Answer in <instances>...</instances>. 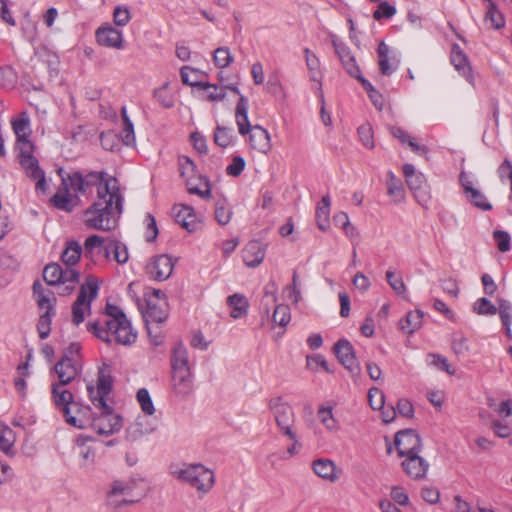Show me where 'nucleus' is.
Wrapping results in <instances>:
<instances>
[{"mask_svg": "<svg viewBox=\"0 0 512 512\" xmlns=\"http://www.w3.org/2000/svg\"><path fill=\"white\" fill-rule=\"evenodd\" d=\"M358 136L366 148L373 149L375 147L373 130L369 123H365L358 128Z\"/></svg>", "mask_w": 512, "mask_h": 512, "instance_id": "obj_54", "label": "nucleus"}, {"mask_svg": "<svg viewBox=\"0 0 512 512\" xmlns=\"http://www.w3.org/2000/svg\"><path fill=\"white\" fill-rule=\"evenodd\" d=\"M54 371L58 377V384L68 385L82 372V364L77 357L62 356L55 364Z\"/></svg>", "mask_w": 512, "mask_h": 512, "instance_id": "obj_12", "label": "nucleus"}, {"mask_svg": "<svg viewBox=\"0 0 512 512\" xmlns=\"http://www.w3.org/2000/svg\"><path fill=\"white\" fill-rule=\"evenodd\" d=\"M368 401L372 409L381 410L384 408V393L377 387L370 388L368 392Z\"/></svg>", "mask_w": 512, "mask_h": 512, "instance_id": "obj_55", "label": "nucleus"}, {"mask_svg": "<svg viewBox=\"0 0 512 512\" xmlns=\"http://www.w3.org/2000/svg\"><path fill=\"white\" fill-rule=\"evenodd\" d=\"M96 38L102 46L115 49L123 48V33L111 25L98 28Z\"/></svg>", "mask_w": 512, "mask_h": 512, "instance_id": "obj_21", "label": "nucleus"}, {"mask_svg": "<svg viewBox=\"0 0 512 512\" xmlns=\"http://www.w3.org/2000/svg\"><path fill=\"white\" fill-rule=\"evenodd\" d=\"M332 45L338 55L344 69L351 76H359L360 68L356 63L355 57L351 54L349 48L340 41L335 35L331 36Z\"/></svg>", "mask_w": 512, "mask_h": 512, "instance_id": "obj_19", "label": "nucleus"}, {"mask_svg": "<svg viewBox=\"0 0 512 512\" xmlns=\"http://www.w3.org/2000/svg\"><path fill=\"white\" fill-rule=\"evenodd\" d=\"M137 486V481L134 479L129 480H115L112 482L110 490L107 493V497L109 501H112L113 498L122 497L120 502H116L115 505L118 506L120 503L122 504H132L138 502L142 498V494H134V491Z\"/></svg>", "mask_w": 512, "mask_h": 512, "instance_id": "obj_11", "label": "nucleus"}, {"mask_svg": "<svg viewBox=\"0 0 512 512\" xmlns=\"http://www.w3.org/2000/svg\"><path fill=\"white\" fill-rule=\"evenodd\" d=\"M396 14V8L390 5L388 2H381L378 8L374 11L373 17L375 20H381L382 18L389 19Z\"/></svg>", "mask_w": 512, "mask_h": 512, "instance_id": "obj_61", "label": "nucleus"}, {"mask_svg": "<svg viewBox=\"0 0 512 512\" xmlns=\"http://www.w3.org/2000/svg\"><path fill=\"white\" fill-rule=\"evenodd\" d=\"M304 55L311 81L320 82L321 71L318 57L309 48L304 49Z\"/></svg>", "mask_w": 512, "mask_h": 512, "instance_id": "obj_42", "label": "nucleus"}, {"mask_svg": "<svg viewBox=\"0 0 512 512\" xmlns=\"http://www.w3.org/2000/svg\"><path fill=\"white\" fill-rule=\"evenodd\" d=\"M334 352L340 363L348 369L352 374H358L360 371L359 364L356 360L354 348L346 339L339 340L334 345Z\"/></svg>", "mask_w": 512, "mask_h": 512, "instance_id": "obj_17", "label": "nucleus"}, {"mask_svg": "<svg viewBox=\"0 0 512 512\" xmlns=\"http://www.w3.org/2000/svg\"><path fill=\"white\" fill-rule=\"evenodd\" d=\"M233 212L232 208L229 205L228 201L225 198L219 199L215 203V219L216 221L222 225H227L231 218Z\"/></svg>", "mask_w": 512, "mask_h": 512, "instance_id": "obj_41", "label": "nucleus"}, {"mask_svg": "<svg viewBox=\"0 0 512 512\" xmlns=\"http://www.w3.org/2000/svg\"><path fill=\"white\" fill-rule=\"evenodd\" d=\"M11 125L16 135V149L18 150L19 161L33 157L34 147L29 139L31 128L28 114L22 112L16 119L11 121Z\"/></svg>", "mask_w": 512, "mask_h": 512, "instance_id": "obj_9", "label": "nucleus"}, {"mask_svg": "<svg viewBox=\"0 0 512 512\" xmlns=\"http://www.w3.org/2000/svg\"><path fill=\"white\" fill-rule=\"evenodd\" d=\"M185 184L190 194L198 195L202 199L211 198L210 181L207 177L198 175L194 179H189Z\"/></svg>", "mask_w": 512, "mask_h": 512, "instance_id": "obj_30", "label": "nucleus"}, {"mask_svg": "<svg viewBox=\"0 0 512 512\" xmlns=\"http://www.w3.org/2000/svg\"><path fill=\"white\" fill-rule=\"evenodd\" d=\"M113 255V260L118 264L123 265L129 260V252L127 246L115 238H107V243L104 247V256L109 258Z\"/></svg>", "mask_w": 512, "mask_h": 512, "instance_id": "obj_27", "label": "nucleus"}, {"mask_svg": "<svg viewBox=\"0 0 512 512\" xmlns=\"http://www.w3.org/2000/svg\"><path fill=\"white\" fill-rule=\"evenodd\" d=\"M387 193L393 198L395 203H400L405 198V191L401 180L398 179L392 171L387 173Z\"/></svg>", "mask_w": 512, "mask_h": 512, "instance_id": "obj_36", "label": "nucleus"}, {"mask_svg": "<svg viewBox=\"0 0 512 512\" xmlns=\"http://www.w3.org/2000/svg\"><path fill=\"white\" fill-rule=\"evenodd\" d=\"M98 391L96 393L99 395L108 396L112 390V380L111 377L105 375L104 373H99L97 386L95 387ZM102 400V396L99 398Z\"/></svg>", "mask_w": 512, "mask_h": 512, "instance_id": "obj_59", "label": "nucleus"}, {"mask_svg": "<svg viewBox=\"0 0 512 512\" xmlns=\"http://www.w3.org/2000/svg\"><path fill=\"white\" fill-rule=\"evenodd\" d=\"M248 134L249 144L254 150L264 154L269 152L271 149V142L270 135L266 129L260 125H254Z\"/></svg>", "mask_w": 512, "mask_h": 512, "instance_id": "obj_24", "label": "nucleus"}, {"mask_svg": "<svg viewBox=\"0 0 512 512\" xmlns=\"http://www.w3.org/2000/svg\"><path fill=\"white\" fill-rule=\"evenodd\" d=\"M474 311L479 315H495L497 308L487 298H480L474 303Z\"/></svg>", "mask_w": 512, "mask_h": 512, "instance_id": "obj_57", "label": "nucleus"}, {"mask_svg": "<svg viewBox=\"0 0 512 512\" xmlns=\"http://www.w3.org/2000/svg\"><path fill=\"white\" fill-rule=\"evenodd\" d=\"M265 257V249L262 244L253 240L243 250V261L248 267H256L262 263Z\"/></svg>", "mask_w": 512, "mask_h": 512, "instance_id": "obj_28", "label": "nucleus"}, {"mask_svg": "<svg viewBox=\"0 0 512 512\" xmlns=\"http://www.w3.org/2000/svg\"><path fill=\"white\" fill-rule=\"evenodd\" d=\"M15 441L13 430L0 421V450L9 454Z\"/></svg>", "mask_w": 512, "mask_h": 512, "instance_id": "obj_45", "label": "nucleus"}, {"mask_svg": "<svg viewBox=\"0 0 512 512\" xmlns=\"http://www.w3.org/2000/svg\"><path fill=\"white\" fill-rule=\"evenodd\" d=\"M99 286L93 277L87 278L80 287L76 301L72 306V321L75 325L81 324L85 319L86 312H90L91 303L98 295Z\"/></svg>", "mask_w": 512, "mask_h": 512, "instance_id": "obj_8", "label": "nucleus"}, {"mask_svg": "<svg viewBox=\"0 0 512 512\" xmlns=\"http://www.w3.org/2000/svg\"><path fill=\"white\" fill-rule=\"evenodd\" d=\"M172 214L175 222L188 232H194L198 229L199 222L192 207L183 204L175 205L172 208Z\"/></svg>", "mask_w": 512, "mask_h": 512, "instance_id": "obj_20", "label": "nucleus"}, {"mask_svg": "<svg viewBox=\"0 0 512 512\" xmlns=\"http://www.w3.org/2000/svg\"><path fill=\"white\" fill-rule=\"evenodd\" d=\"M487 2V10L484 17L485 24L492 29H501L505 26V19L503 14L498 10L495 3L491 0H484Z\"/></svg>", "mask_w": 512, "mask_h": 512, "instance_id": "obj_32", "label": "nucleus"}, {"mask_svg": "<svg viewBox=\"0 0 512 512\" xmlns=\"http://www.w3.org/2000/svg\"><path fill=\"white\" fill-rule=\"evenodd\" d=\"M145 303L146 310L143 312V317L146 321L148 333L151 335L150 325L152 323H163L167 319L168 303L167 300H157V302H155L154 299H149Z\"/></svg>", "mask_w": 512, "mask_h": 512, "instance_id": "obj_16", "label": "nucleus"}, {"mask_svg": "<svg viewBox=\"0 0 512 512\" xmlns=\"http://www.w3.org/2000/svg\"><path fill=\"white\" fill-rule=\"evenodd\" d=\"M131 19L130 11L126 6H117L113 12V21L117 26H125Z\"/></svg>", "mask_w": 512, "mask_h": 512, "instance_id": "obj_62", "label": "nucleus"}, {"mask_svg": "<svg viewBox=\"0 0 512 512\" xmlns=\"http://www.w3.org/2000/svg\"><path fill=\"white\" fill-rule=\"evenodd\" d=\"M172 386L175 394L185 397L193 391L191 370L172 371Z\"/></svg>", "mask_w": 512, "mask_h": 512, "instance_id": "obj_26", "label": "nucleus"}, {"mask_svg": "<svg viewBox=\"0 0 512 512\" xmlns=\"http://www.w3.org/2000/svg\"><path fill=\"white\" fill-rule=\"evenodd\" d=\"M280 433L287 438H294L295 413L292 406L282 397H273L268 402Z\"/></svg>", "mask_w": 512, "mask_h": 512, "instance_id": "obj_7", "label": "nucleus"}, {"mask_svg": "<svg viewBox=\"0 0 512 512\" xmlns=\"http://www.w3.org/2000/svg\"><path fill=\"white\" fill-rule=\"evenodd\" d=\"M403 174L406 184L413 193L416 201L420 205L426 206L430 202L431 194L424 174L417 172L412 164H405L403 166Z\"/></svg>", "mask_w": 512, "mask_h": 512, "instance_id": "obj_10", "label": "nucleus"}, {"mask_svg": "<svg viewBox=\"0 0 512 512\" xmlns=\"http://www.w3.org/2000/svg\"><path fill=\"white\" fill-rule=\"evenodd\" d=\"M65 386L58 383L51 384L52 402L62 412L67 424L76 428H82L85 426L84 416L82 415L90 413V407L81 406L78 402L74 401L72 392L66 389Z\"/></svg>", "mask_w": 512, "mask_h": 512, "instance_id": "obj_3", "label": "nucleus"}, {"mask_svg": "<svg viewBox=\"0 0 512 512\" xmlns=\"http://www.w3.org/2000/svg\"><path fill=\"white\" fill-rule=\"evenodd\" d=\"M450 60L455 69L469 82H473L472 69L467 55L458 44H453L451 48Z\"/></svg>", "mask_w": 512, "mask_h": 512, "instance_id": "obj_23", "label": "nucleus"}, {"mask_svg": "<svg viewBox=\"0 0 512 512\" xmlns=\"http://www.w3.org/2000/svg\"><path fill=\"white\" fill-rule=\"evenodd\" d=\"M245 160L241 156H234L232 162L226 167V173L229 176H239L245 168Z\"/></svg>", "mask_w": 512, "mask_h": 512, "instance_id": "obj_63", "label": "nucleus"}, {"mask_svg": "<svg viewBox=\"0 0 512 512\" xmlns=\"http://www.w3.org/2000/svg\"><path fill=\"white\" fill-rule=\"evenodd\" d=\"M466 195L475 207L483 211H489L492 209V205L488 202L485 195L478 189L474 188L469 191V193H466Z\"/></svg>", "mask_w": 512, "mask_h": 512, "instance_id": "obj_50", "label": "nucleus"}, {"mask_svg": "<svg viewBox=\"0 0 512 512\" xmlns=\"http://www.w3.org/2000/svg\"><path fill=\"white\" fill-rule=\"evenodd\" d=\"M227 303L231 308L230 315L234 319H238L247 313L248 302L241 294H233L228 297Z\"/></svg>", "mask_w": 512, "mask_h": 512, "instance_id": "obj_40", "label": "nucleus"}, {"mask_svg": "<svg viewBox=\"0 0 512 512\" xmlns=\"http://www.w3.org/2000/svg\"><path fill=\"white\" fill-rule=\"evenodd\" d=\"M331 200L329 195L322 197L316 208V221L319 229L322 231L327 230L329 227Z\"/></svg>", "mask_w": 512, "mask_h": 512, "instance_id": "obj_34", "label": "nucleus"}, {"mask_svg": "<svg viewBox=\"0 0 512 512\" xmlns=\"http://www.w3.org/2000/svg\"><path fill=\"white\" fill-rule=\"evenodd\" d=\"M248 109H249L248 99L245 96L240 95V98L236 105L235 120H236V124L238 126L239 134H241V135L248 134V132L253 127L249 122Z\"/></svg>", "mask_w": 512, "mask_h": 512, "instance_id": "obj_29", "label": "nucleus"}, {"mask_svg": "<svg viewBox=\"0 0 512 512\" xmlns=\"http://www.w3.org/2000/svg\"><path fill=\"white\" fill-rule=\"evenodd\" d=\"M21 167L25 170L28 177L36 180V190L45 193L48 189V185L45 179L44 172L39 167L38 160L33 157L19 161Z\"/></svg>", "mask_w": 512, "mask_h": 512, "instance_id": "obj_22", "label": "nucleus"}, {"mask_svg": "<svg viewBox=\"0 0 512 512\" xmlns=\"http://www.w3.org/2000/svg\"><path fill=\"white\" fill-rule=\"evenodd\" d=\"M82 247L76 241L67 242V246L61 254L62 262L67 268H72L81 258Z\"/></svg>", "mask_w": 512, "mask_h": 512, "instance_id": "obj_35", "label": "nucleus"}, {"mask_svg": "<svg viewBox=\"0 0 512 512\" xmlns=\"http://www.w3.org/2000/svg\"><path fill=\"white\" fill-rule=\"evenodd\" d=\"M52 202L55 207L61 210L71 211L73 208V196L69 191L57 192L53 196Z\"/></svg>", "mask_w": 512, "mask_h": 512, "instance_id": "obj_52", "label": "nucleus"}, {"mask_svg": "<svg viewBox=\"0 0 512 512\" xmlns=\"http://www.w3.org/2000/svg\"><path fill=\"white\" fill-rule=\"evenodd\" d=\"M394 444L399 457L420 453L422 449L421 438L413 429L397 432Z\"/></svg>", "mask_w": 512, "mask_h": 512, "instance_id": "obj_13", "label": "nucleus"}, {"mask_svg": "<svg viewBox=\"0 0 512 512\" xmlns=\"http://www.w3.org/2000/svg\"><path fill=\"white\" fill-rule=\"evenodd\" d=\"M198 87L206 92V98L208 101H222L226 96V87L217 86L215 84L202 82L198 84Z\"/></svg>", "mask_w": 512, "mask_h": 512, "instance_id": "obj_43", "label": "nucleus"}, {"mask_svg": "<svg viewBox=\"0 0 512 512\" xmlns=\"http://www.w3.org/2000/svg\"><path fill=\"white\" fill-rule=\"evenodd\" d=\"M43 278L50 286L65 284L67 282L77 283L79 280V272L73 268L63 269L58 263H51L45 266Z\"/></svg>", "mask_w": 512, "mask_h": 512, "instance_id": "obj_14", "label": "nucleus"}, {"mask_svg": "<svg viewBox=\"0 0 512 512\" xmlns=\"http://www.w3.org/2000/svg\"><path fill=\"white\" fill-rule=\"evenodd\" d=\"M89 332L104 342H111L112 337L121 345H131L136 341L137 333L133 330L127 317L105 319L103 322L94 321L87 324Z\"/></svg>", "mask_w": 512, "mask_h": 512, "instance_id": "obj_2", "label": "nucleus"}, {"mask_svg": "<svg viewBox=\"0 0 512 512\" xmlns=\"http://www.w3.org/2000/svg\"><path fill=\"white\" fill-rule=\"evenodd\" d=\"M155 427L147 424L146 418H138L137 421L131 424L126 430V438L129 441H137L141 437L154 432Z\"/></svg>", "mask_w": 512, "mask_h": 512, "instance_id": "obj_31", "label": "nucleus"}, {"mask_svg": "<svg viewBox=\"0 0 512 512\" xmlns=\"http://www.w3.org/2000/svg\"><path fill=\"white\" fill-rule=\"evenodd\" d=\"M312 470L314 473L331 483L336 482L339 479V471L335 463L328 458H319L312 462Z\"/></svg>", "mask_w": 512, "mask_h": 512, "instance_id": "obj_25", "label": "nucleus"}, {"mask_svg": "<svg viewBox=\"0 0 512 512\" xmlns=\"http://www.w3.org/2000/svg\"><path fill=\"white\" fill-rule=\"evenodd\" d=\"M234 58L228 47H219L214 51L213 61L218 68H226L232 62Z\"/></svg>", "mask_w": 512, "mask_h": 512, "instance_id": "obj_48", "label": "nucleus"}, {"mask_svg": "<svg viewBox=\"0 0 512 512\" xmlns=\"http://www.w3.org/2000/svg\"><path fill=\"white\" fill-rule=\"evenodd\" d=\"M170 474L202 493L210 491L215 482L214 473L202 464L171 465Z\"/></svg>", "mask_w": 512, "mask_h": 512, "instance_id": "obj_4", "label": "nucleus"}, {"mask_svg": "<svg viewBox=\"0 0 512 512\" xmlns=\"http://www.w3.org/2000/svg\"><path fill=\"white\" fill-rule=\"evenodd\" d=\"M272 320L281 327H286L291 320L290 308L287 305L280 304L274 309Z\"/></svg>", "mask_w": 512, "mask_h": 512, "instance_id": "obj_49", "label": "nucleus"}, {"mask_svg": "<svg viewBox=\"0 0 512 512\" xmlns=\"http://www.w3.org/2000/svg\"><path fill=\"white\" fill-rule=\"evenodd\" d=\"M178 166L180 176L185 180V183H187L189 179H194L197 177L196 165L188 156H179Z\"/></svg>", "mask_w": 512, "mask_h": 512, "instance_id": "obj_44", "label": "nucleus"}, {"mask_svg": "<svg viewBox=\"0 0 512 512\" xmlns=\"http://www.w3.org/2000/svg\"><path fill=\"white\" fill-rule=\"evenodd\" d=\"M497 311H499L500 319H501L503 326L511 325V323H512V306H511V304L506 300H501Z\"/></svg>", "mask_w": 512, "mask_h": 512, "instance_id": "obj_64", "label": "nucleus"}, {"mask_svg": "<svg viewBox=\"0 0 512 512\" xmlns=\"http://www.w3.org/2000/svg\"><path fill=\"white\" fill-rule=\"evenodd\" d=\"M85 192L95 186L97 197L84 212V222L88 228L111 231L117 226V220L123 209V198L117 187V180L106 178V173L92 171L84 175Z\"/></svg>", "mask_w": 512, "mask_h": 512, "instance_id": "obj_1", "label": "nucleus"}, {"mask_svg": "<svg viewBox=\"0 0 512 512\" xmlns=\"http://www.w3.org/2000/svg\"><path fill=\"white\" fill-rule=\"evenodd\" d=\"M493 238L497 244V248L501 252L510 250L511 237L506 231L496 230L493 233Z\"/></svg>", "mask_w": 512, "mask_h": 512, "instance_id": "obj_60", "label": "nucleus"}, {"mask_svg": "<svg viewBox=\"0 0 512 512\" xmlns=\"http://www.w3.org/2000/svg\"><path fill=\"white\" fill-rule=\"evenodd\" d=\"M172 371L190 370L187 349L178 344L174 347L171 358Z\"/></svg>", "mask_w": 512, "mask_h": 512, "instance_id": "obj_38", "label": "nucleus"}, {"mask_svg": "<svg viewBox=\"0 0 512 512\" xmlns=\"http://www.w3.org/2000/svg\"><path fill=\"white\" fill-rule=\"evenodd\" d=\"M173 268V259L169 255L163 254L152 257L147 263L145 271L149 278L164 281L171 276Z\"/></svg>", "mask_w": 512, "mask_h": 512, "instance_id": "obj_15", "label": "nucleus"}, {"mask_svg": "<svg viewBox=\"0 0 512 512\" xmlns=\"http://www.w3.org/2000/svg\"><path fill=\"white\" fill-rule=\"evenodd\" d=\"M378 64L380 71L383 75H391L397 68L396 61L391 62L389 57L390 48L385 42H380L378 45Z\"/></svg>", "mask_w": 512, "mask_h": 512, "instance_id": "obj_33", "label": "nucleus"}, {"mask_svg": "<svg viewBox=\"0 0 512 512\" xmlns=\"http://www.w3.org/2000/svg\"><path fill=\"white\" fill-rule=\"evenodd\" d=\"M318 417L327 430L331 432L338 431L339 425L333 416L331 407H320L318 410Z\"/></svg>", "mask_w": 512, "mask_h": 512, "instance_id": "obj_46", "label": "nucleus"}, {"mask_svg": "<svg viewBox=\"0 0 512 512\" xmlns=\"http://www.w3.org/2000/svg\"><path fill=\"white\" fill-rule=\"evenodd\" d=\"M422 319V311H410L409 313H407L406 317L400 321V329L407 334H413L421 327Z\"/></svg>", "mask_w": 512, "mask_h": 512, "instance_id": "obj_37", "label": "nucleus"}, {"mask_svg": "<svg viewBox=\"0 0 512 512\" xmlns=\"http://www.w3.org/2000/svg\"><path fill=\"white\" fill-rule=\"evenodd\" d=\"M84 175L81 172L75 171L67 176V178L62 179L63 185L66 187L69 186L71 190L75 193L85 194L84 188Z\"/></svg>", "mask_w": 512, "mask_h": 512, "instance_id": "obj_47", "label": "nucleus"}, {"mask_svg": "<svg viewBox=\"0 0 512 512\" xmlns=\"http://www.w3.org/2000/svg\"><path fill=\"white\" fill-rule=\"evenodd\" d=\"M33 294L41 310H45L39 317L37 330L41 339H46L51 332V321L55 315L56 298L53 293L46 291L39 281L33 283Z\"/></svg>", "mask_w": 512, "mask_h": 512, "instance_id": "obj_5", "label": "nucleus"}, {"mask_svg": "<svg viewBox=\"0 0 512 512\" xmlns=\"http://www.w3.org/2000/svg\"><path fill=\"white\" fill-rule=\"evenodd\" d=\"M236 136L232 128L217 125L214 131V143L221 148H227L233 145Z\"/></svg>", "mask_w": 512, "mask_h": 512, "instance_id": "obj_39", "label": "nucleus"}, {"mask_svg": "<svg viewBox=\"0 0 512 512\" xmlns=\"http://www.w3.org/2000/svg\"><path fill=\"white\" fill-rule=\"evenodd\" d=\"M137 401L139 402L142 411L146 415H152L155 412V408L150 397L149 391L145 388H141L137 392Z\"/></svg>", "mask_w": 512, "mask_h": 512, "instance_id": "obj_53", "label": "nucleus"}, {"mask_svg": "<svg viewBox=\"0 0 512 512\" xmlns=\"http://www.w3.org/2000/svg\"><path fill=\"white\" fill-rule=\"evenodd\" d=\"M427 363L431 366H434L438 370L445 371L449 375H454L455 370H452L450 364L448 363L447 358L440 354H428L427 355Z\"/></svg>", "mask_w": 512, "mask_h": 512, "instance_id": "obj_51", "label": "nucleus"}, {"mask_svg": "<svg viewBox=\"0 0 512 512\" xmlns=\"http://www.w3.org/2000/svg\"><path fill=\"white\" fill-rule=\"evenodd\" d=\"M386 280L396 294H405L406 285L404 284L403 279L400 276H396V274L392 270H387Z\"/></svg>", "mask_w": 512, "mask_h": 512, "instance_id": "obj_56", "label": "nucleus"}, {"mask_svg": "<svg viewBox=\"0 0 512 512\" xmlns=\"http://www.w3.org/2000/svg\"><path fill=\"white\" fill-rule=\"evenodd\" d=\"M85 426L81 429L91 428L100 436H109L118 432L122 428V418L113 411V408L101 410L99 416H93L90 413H84Z\"/></svg>", "mask_w": 512, "mask_h": 512, "instance_id": "obj_6", "label": "nucleus"}, {"mask_svg": "<svg viewBox=\"0 0 512 512\" xmlns=\"http://www.w3.org/2000/svg\"><path fill=\"white\" fill-rule=\"evenodd\" d=\"M401 466L404 472L412 479L419 480L426 476L429 463L419 456V453L404 456Z\"/></svg>", "mask_w": 512, "mask_h": 512, "instance_id": "obj_18", "label": "nucleus"}, {"mask_svg": "<svg viewBox=\"0 0 512 512\" xmlns=\"http://www.w3.org/2000/svg\"><path fill=\"white\" fill-rule=\"evenodd\" d=\"M107 243V239H104L103 237L99 235H91L88 238H86L84 242V249L85 252L88 254H92L95 249H103Z\"/></svg>", "mask_w": 512, "mask_h": 512, "instance_id": "obj_58", "label": "nucleus"}]
</instances>
